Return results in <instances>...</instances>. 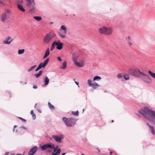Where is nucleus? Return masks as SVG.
<instances>
[{"instance_id":"26","label":"nucleus","mask_w":155,"mask_h":155,"mask_svg":"<svg viewBox=\"0 0 155 155\" xmlns=\"http://www.w3.org/2000/svg\"><path fill=\"white\" fill-rule=\"evenodd\" d=\"M101 79V77L98 76H95L94 78L93 81H99Z\"/></svg>"},{"instance_id":"20","label":"nucleus","mask_w":155,"mask_h":155,"mask_svg":"<svg viewBox=\"0 0 155 155\" xmlns=\"http://www.w3.org/2000/svg\"><path fill=\"white\" fill-rule=\"evenodd\" d=\"M50 54L49 48H48L46 51L45 55L43 57V59H45Z\"/></svg>"},{"instance_id":"15","label":"nucleus","mask_w":155,"mask_h":155,"mask_svg":"<svg viewBox=\"0 0 155 155\" xmlns=\"http://www.w3.org/2000/svg\"><path fill=\"white\" fill-rule=\"evenodd\" d=\"M8 18L6 15V13L4 12L1 15V21L2 22L4 23Z\"/></svg>"},{"instance_id":"11","label":"nucleus","mask_w":155,"mask_h":155,"mask_svg":"<svg viewBox=\"0 0 155 155\" xmlns=\"http://www.w3.org/2000/svg\"><path fill=\"white\" fill-rule=\"evenodd\" d=\"M92 81L90 79H88L87 81V84L90 87H91L94 89H95L97 87H99L100 85L97 83H92Z\"/></svg>"},{"instance_id":"21","label":"nucleus","mask_w":155,"mask_h":155,"mask_svg":"<svg viewBox=\"0 0 155 155\" xmlns=\"http://www.w3.org/2000/svg\"><path fill=\"white\" fill-rule=\"evenodd\" d=\"M11 39V38L10 37H8V38L6 40H5L3 41V43L5 44H9L12 41V40H11L10 41H9V40Z\"/></svg>"},{"instance_id":"17","label":"nucleus","mask_w":155,"mask_h":155,"mask_svg":"<svg viewBox=\"0 0 155 155\" xmlns=\"http://www.w3.org/2000/svg\"><path fill=\"white\" fill-rule=\"evenodd\" d=\"M74 63L77 66L79 67H82L84 65V62L83 60L79 62H78L77 61Z\"/></svg>"},{"instance_id":"8","label":"nucleus","mask_w":155,"mask_h":155,"mask_svg":"<svg viewBox=\"0 0 155 155\" xmlns=\"http://www.w3.org/2000/svg\"><path fill=\"white\" fill-rule=\"evenodd\" d=\"M67 33V29L66 27L64 25H62L59 30V35L61 38H65Z\"/></svg>"},{"instance_id":"49","label":"nucleus","mask_w":155,"mask_h":155,"mask_svg":"<svg viewBox=\"0 0 155 155\" xmlns=\"http://www.w3.org/2000/svg\"><path fill=\"white\" fill-rule=\"evenodd\" d=\"M55 147L57 149H58V146H56V147L55 146Z\"/></svg>"},{"instance_id":"19","label":"nucleus","mask_w":155,"mask_h":155,"mask_svg":"<svg viewBox=\"0 0 155 155\" xmlns=\"http://www.w3.org/2000/svg\"><path fill=\"white\" fill-rule=\"evenodd\" d=\"M17 7L18 9L23 12H25V9L23 7V6L21 4H18L17 5Z\"/></svg>"},{"instance_id":"2","label":"nucleus","mask_w":155,"mask_h":155,"mask_svg":"<svg viewBox=\"0 0 155 155\" xmlns=\"http://www.w3.org/2000/svg\"><path fill=\"white\" fill-rule=\"evenodd\" d=\"M56 36L54 31L52 30L48 33L46 34L44 37L43 42L45 44H48L51 40Z\"/></svg>"},{"instance_id":"61","label":"nucleus","mask_w":155,"mask_h":155,"mask_svg":"<svg viewBox=\"0 0 155 155\" xmlns=\"http://www.w3.org/2000/svg\"><path fill=\"white\" fill-rule=\"evenodd\" d=\"M83 112H84V109H83Z\"/></svg>"},{"instance_id":"58","label":"nucleus","mask_w":155,"mask_h":155,"mask_svg":"<svg viewBox=\"0 0 155 155\" xmlns=\"http://www.w3.org/2000/svg\"><path fill=\"white\" fill-rule=\"evenodd\" d=\"M73 80H74V81H75V79L74 78V79H73Z\"/></svg>"},{"instance_id":"37","label":"nucleus","mask_w":155,"mask_h":155,"mask_svg":"<svg viewBox=\"0 0 155 155\" xmlns=\"http://www.w3.org/2000/svg\"><path fill=\"white\" fill-rule=\"evenodd\" d=\"M123 76V75L122 74H119L117 75V77L119 79L121 78Z\"/></svg>"},{"instance_id":"30","label":"nucleus","mask_w":155,"mask_h":155,"mask_svg":"<svg viewBox=\"0 0 155 155\" xmlns=\"http://www.w3.org/2000/svg\"><path fill=\"white\" fill-rule=\"evenodd\" d=\"M25 50L24 49L19 50L18 51V54H23L25 52Z\"/></svg>"},{"instance_id":"60","label":"nucleus","mask_w":155,"mask_h":155,"mask_svg":"<svg viewBox=\"0 0 155 155\" xmlns=\"http://www.w3.org/2000/svg\"><path fill=\"white\" fill-rule=\"evenodd\" d=\"M16 132H18V131H17V130H16Z\"/></svg>"},{"instance_id":"44","label":"nucleus","mask_w":155,"mask_h":155,"mask_svg":"<svg viewBox=\"0 0 155 155\" xmlns=\"http://www.w3.org/2000/svg\"><path fill=\"white\" fill-rule=\"evenodd\" d=\"M19 118L22 120L24 122H25L26 120L25 119H24L21 117H19Z\"/></svg>"},{"instance_id":"53","label":"nucleus","mask_w":155,"mask_h":155,"mask_svg":"<svg viewBox=\"0 0 155 155\" xmlns=\"http://www.w3.org/2000/svg\"><path fill=\"white\" fill-rule=\"evenodd\" d=\"M98 152L99 153H100V150L98 149Z\"/></svg>"},{"instance_id":"39","label":"nucleus","mask_w":155,"mask_h":155,"mask_svg":"<svg viewBox=\"0 0 155 155\" xmlns=\"http://www.w3.org/2000/svg\"><path fill=\"white\" fill-rule=\"evenodd\" d=\"M128 44L129 46H130L133 45L132 43L130 41H128Z\"/></svg>"},{"instance_id":"4","label":"nucleus","mask_w":155,"mask_h":155,"mask_svg":"<svg viewBox=\"0 0 155 155\" xmlns=\"http://www.w3.org/2000/svg\"><path fill=\"white\" fill-rule=\"evenodd\" d=\"M113 30V29L111 27L103 26L99 28L98 32L102 34L109 35L112 34Z\"/></svg>"},{"instance_id":"54","label":"nucleus","mask_w":155,"mask_h":155,"mask_svg":"<svg viewBox=\"0 0 155 155\" xmlns=\"http://www.w3.org/2000/svg\"><path fill=\"white\" fill-rule=\"evenodd\" d=\"M66 154L65 153H63L62 154V155H65Z\"/></svg>"},{"instance_id":"18","label":"nucleus","mask_w":155,"mask_h":155,"mask_svg":"<svg viewBox=\"0 0 155 155\" xmlns=\"http://www.w3.org/2000/svg\"><path fill=\"white\" fill-rule=\"evenodd\" d=\"M46 66L44 64V63L43 62H41L40 64L39 65L38 67L37 68V69L35 70V71H37L41 69V68H45Z\"/></svg>"},{"instance_id":"7","label":"nucleus","mask_w":155,"mask_h":155,"mask_svg":"<svg viewBox=\"0 0 155 155\" xmlns=\"http://www.w3.org/2000/svg\"><path fill=\"white\" fill-rule=\"evenodd\" d=\"M54 148V144L52 143H45L40 146L41 149L43 151L47 150L48 152L52 151L51 149Z\"/></svg>"},{"instance_id":"13","label":"nucleus","mask_w":155,"mask_h":155,"mask_svg":"<svg viewBox=\"0 0 155 155\" xmlns=\"http://www.w3.org/2000/svg\"><path fill=\"white\" fill-rule=\"evenodd\" d=\"M79 57V54L77 52H74L72 54V58L74 63L76 62Z\"/></svg>"},{"instance_id":"1","label":"nucleus","mask_w":155,"mask_h":155,"mask_svg":"<svg viewBox=\"0 0 155 155\" xmlns=\"http://www.w3.org/2000/svg\"><path fill=\"white\" fill-rule=\"evenodd\" d=\"M139 113L147 120L155 125V111L150 109L147 107H145L140 110Z\"/></svg>"},{"instance_id":"56","label":"nucleus","mask_w":155,"mask_h":155,"mask_svg":"<svg viewBox=\"0 0 155 155\" xmlns=\"http://www.w3.org/2000/svg\"><path fill=\"white\" fill-rule=\"evenodd\" d=\"M53 22H51V23H50V24H53Z\"/></svg>"},{"instance_id":"10","label":"nucleus","mask_w":155,"mask_h":155,"mask_svg":"<svg viewBox=\"0 0 155 155\" xmlns=\"http://www.w3.org/2000/svg\"><path fill=\"white\" fill-rule=\"evenodd\" d=\"M52 137L55 140L59 143H61L62 142V140L64 138V136L63 134H60L59 135H53Z\"/></svg>"},{"instance_id":"51","label":"nucleus","mask_w":155,"mask_h":155,"mask_svg":"<svg viewBox=\"0 0 155 155\" xmlns=\"http://www.w3.org/2000/svg\"><path fill=\"white\" fill-rule=\"evenodd\" d=\"M8 155V153H6L5 154V155Z\"/></svg>"},{"instance_id":"5","label":"nucleus","mask_w":155,"mask_h":155,"mask_svg":"<svg viewBox=\"0 0 155 155\" xmlns=\"http://www.w3.org/2000/svg\"><path fill=\"white\" fill-rule=\"evenodd\" d=\"M25 5L29 8L31 12H34L36 9V5L34 0H26Z\"/></svg>"},{"instance_id":"43","label":"nucleus","mask_w":155,"mask_h":155,"mask_svg":"<svg viewBox=\"0 0 155 155\" xmlns=\"http://www.w3.org/2000/svg\"><path fill=\"white\" fill-rule=\"evenodd\" d=\"M75 83L78 86V87H79V83L78 82L75 81Z\"/></svg>"},{"instance_id":"59","label":"nucleus","mask_w":155,"mask_h":155,"mask_svg":"<svg viewBox=\"0 0 155 155\" xmlns=\"http://www.w3.org/2000/svg\"><path fill=\"white\" fill-rule=\"evenodd\" d=\"M111 122H114V120H112L111 121Z\"/></svg>"},{"instance_id":"31","label":"nucleus","mask_w":155,"mask_h":155,"mask_svg":"<svg viewBox=\"0 0 155 155\" xmlns=\"http://www.w3.org/2000/svg\"><path fill=\"white\" fill-rule=\"evenodd\" d=\"M31 113L32 116V117L33 120H35L36 118L35 115L34 114L33 110H31Z\"/></svg>"},{"instance_id":"45","label":"nucleus","mask_w":155,"mask_h":155,"mask_svg":"<svg viewBox=\"0 0 155 155\" xmlns=\"http://www.w3.org/2000/svg\"><path fill=\"white\" fill-rule=\"evenodd\" d=\"M33 88L34 89H37V87L36 85H35L33 86Z\"/></svg>"},{"instance_id":"3","label":"nucleus","mask_w":155,"mask_h":155,"mask_svg":"<svg viewBox=\"0 0 155 155\" xmlns=\"http://www.w3.org/2000/svg\"><path fill=\"white\" fill-rule=\"evenodd\" d=\"M65 125L68 127H71L74 125L75 123L76 122V119L66 117H63L62 119Z\"/></svg>"},{"instance_id":"46","label":"nucleus","mask_w":155,"mask_h":155,"mask_svg":"<svg viewBox=\"0 0 155 155\" xmlns=\"http://www.w3.org/2000/svg\"><path fill=\"white\" fill-rule=\"evenodd\" d=\"M0 4L2 5H3L4 3L0 0Z\"/></svg>"},{"instance_id":"32","label":"nucleus","mask_w":155,"mask_h":155,"mask_svg":"<svg viewBox=\"0 0 155 155\" xmlns=\"http://www.w3.org/2000/svg\"><path fill=\"white\" fill-rule=\"evenodd\" d=\"M55 42H54L51 45V49H50V50L51 51H52L53 50V49L54 48V46L55 45Z\"/></svg>"},{"instance_id":"28","label":"nucleus","mask_w":155,"mask_h":155,"mask_svg":"<svg viewBox=\"0 0 155 155\" xmlns=\"http://www.w3.org/2000/svg\"><path fill=\"white\" fill-rule=\"evenodd\" d=\"M33 18L37 21H38L41 20L42 19V18L41 16H34Z\"/></svg>"},{"instance_id":"24","label":"nucleus","mask_w":155,"mask_h":155,"mask_svg":"<svg viewBox=\"0 0 155 155\" xmlns=\"http://www.w3.org/2000/svg\"><path fill=\"white\" fill-rule=\"evenodd\" d=\"M44 82L45 83V85H48L49 82V80L48 77H45V79L44 80Z\"/></svg>"},{"instance_id":"33","label":"nucleus","mask_w":155,"mask_h":155,"mask_svg":"<svg viewBox=\"0 0 155 155\" xmlns=\"http://www.w3.org/2000/svg\"><path fill=\"white\" fill-rule=\"evenodd\" d=\"M123 76L126 80H128L129 79V76L127 74H124L123 75Z\"/></svg>"},{"instance_id":"27","label":"nucleus","mask_w":155,"mask_h":155,"mask_svg":"<svg viewBox=\"0 0 155 155\" xmlns=\"http://www.w3.org/2000/svg\"><path fill=\"white\" fill-rule=\"evenodd\" d=\"M148 73L153 78L155 79V73L152 72L151 71H149Z\"/></svg>"},{"instance_id":"57","label":"nucleus","mask_w":155,"mask_h":155,"mask_svg":"<svg viewBox=\"0 0 155 155\" xmlns=\"http://www.w3.org/2000/svg\"><path fill=\"white\" fill-rule=\"evenodd\" d=\"M112 153L111 152H110V154H112Z\"/></svg>"},{"instance_id":"22","label":"nucleus","mask_w":155,"mask_h":155,"mask_svg":"<svg viewBox=\"0 0 155 155\" xmlns=\"http://www.w3.org/2000/svg\"><path fill=\"white\" fill-rule=\"evenodd\" d=\"M63 67H60V68L62 69H65L67 67V61H64L62 64Z\"/></svg>"},{"instance_id":"42","label":"nucleus","mask_w":155,"mask_h":155,"mask_svg":"<svg viewBox=\"0 0 155 155\" xmlns=\"http://www.w3.org/2000/svg\"><path fill=\"white\" fill-rule=\"evenodd\" d=\"M5 12L6 13V14H7V13H10L11 12V11L9 10H6V12Z\"/></svg>"},{"instance_id":"36","label":"nucleus","mask_w":155,"mask_h":155,"mask_svg":"<svg viewBox=\"0 0 155 155\" xmlns=\"http://www.w3.org/2000/svg\"><path fill=\"white\" fill-rule=\"evenodd\" d=\"M72 114L73 115H76V116H78L79 115V114H78V111H77L76 112H72Z\"/></svg>"},{"instance_id":"14","label":"nucleus","mask_w":155,"mask_h":155,"mask_svg":"<svg viewBox=\"0 0 155 155\" xmlns=\"http://www.w3.org/2000/svg\"><path fill=\"white\" fill-rule=\"evenodd\" d=\"M38 150V147L37 146H34L31 148L29 152L28 155H34L37 152Z\"/></svg>"},{"instance_id":"35","label":"nucleus","mask_w":155,"mask_h":155,"mask_svg":"<svg viewBox=\"0 0 155 155\" xmlns=\"http://www.w3.org/2000/svg\"><path fill=\"white\" fill-rule=\"evenodd\" d=\"M49 59L48 58H47L46 60H45V61H44V63H44V64L45 65V66H46V65L48 63L49 61Z\"/></svg>"},{"instance_id":"29","label":"nucleus","mask_w":155,"mask_h":155,"mask_svg":"<svg viewBox=\"0 0 155 155\" xmlns=\"http://www.w3.org/2000/svg\"><path fill=\"white\" fill-rule=\"evenodd\" d=\"M37 66L36 65H34L33 66L31 67L30 68H29L28 70V71L30 72L31 71H32L33 69H34Z\"/></svg>"},{"instance_id":"52","label":"nucleus","mask_w":155,"mask_h":155,"mask_svg":"<svg viewBox=\"0 0 155 155\" xmlns=\"http://www.w3.org/2000/svg\"><path fill=\"white\" fill-rule=\"evenodd\" d=\"M147 125L150 127V126H151L150 125H149V124L148 123H147Z\"/></svg>"},{"instance_id":"41","label":"nucleus","mask_w":155,"mask_h":155,"mask_svg":"<svg viewBox=\"0 0 155 155\" xmlns=\"http://www.w3.org/2000/svg\"><path fill=\"white\" fill-rule=\"evenodd\" d=\"M20 127L21 128H22L23 129H24L25 130H27V128L26 127H25L21 126V127Z\"/></svg>"},{"instance_id":"48","label":"nucleus","mask_w":155,"mask_h":155,"mask_svg":"<svg viewBox=\"0 0 155 155\" xmlns=\"http://www.w3.org/2000/svg\"><path fill=\"white\" fill-rule=\"evenodd\" d=\"M17 127V126L15 125L14 126V129H13V132H14L15 131V128L16 127Z\"/></svg>"},{"instance_id":"34","label":"nucleus","mask_w":155,"mask_h":155,"mask_svg":"<svg viewBox=\"0 0 155 155\" xmlns=\"http://www.w3.org/2000/svg\"><path fill=\"white\" fill-rule=\"evenodd\" d=\"M48 105L50 109H52V110L54 109V106L53 105H52V104H51L50 102L48 103Z\"/></svg>"},{"instance_id":"12","label":"nucleus","mask_w":155,"mask_h":155,"mask_svg":"<svg viewBox=\"0 0 155 155\" xmlns=\"http://www.w3.org/2000/svg\"><path fill=\"white\" fill-rule=\"evenodd\" d=\"M54 42H55V45L57 46L56 47L57 49L59 50H61L63 48V43L60 42L59 40L55 41Z\"/></svg>"},{"instance_id":"9","label":"nucleus","mask_w":155,"mask_h":155,"mask_svg":"<svg viewBox=\"0 0 155 155\" xmlns=\"http://www.w3.org/2000/svg\"><path fill=\"white\" fill-rule=\"evenodd\" d=\"M128 72L130 74L138 77L140 76L138 75V73H139L141 74V73H142L143 72H141L140 70L137 68H130L128 70Z\"/></svg>"},{"instance_id":"40","label":"nucleus","mask_w":155,"mask_h":155,"mask_svg":"<svg viewBox=\"0 0 155 155\" xmlns=\"http://www.w3.org/2000/svg\"><path fill=\"white\" fill-rule=\"evenodd\" d=\"M57 59L58 60L60 61H62V59H61V57H58Z\"/></svg>"},{"instance_id":"62","label":"nucleus","mask_w":155,"mask_h":155,"mask_svg":"<svg viewBox=\"0 0 155 155\" xmlns=\"http://www.w3.org/2000/svg\"><path fill=\"white\" fill-rule=\"evenodd\" d=\"M39 112H41L40 111V110H38Z\"/></svg>"},{"instance_id":"6","label":"nucleus","mask_w":155,"mask_h":155,"mask_svg":"<svg viewBox=\"0 0 155 155\" xmlns=\"http://www.w3.org/2000/svg\"><path fill=\"white\" fill-rule=\"evenodd\" d=\"M139 77L144 82L148 84H150L152 82V79L147 74L143 72L141 73V75Z\"/></svg>"},{"instance_id":"38","label":"nucleus","mask_w":155,"mask_h":155,"mask_svg":"<svg viewBox=\"0 0 155 155\" xmlns=\"http://www.w3.org/2000/svg\"><path fill=\"white\" fill-rule=\"evenodd\" d=\"M126 40L127 41H130L131 40V38L130 36H128L126 37Z\"/></svg>"},{"instance_id":"23","label":"nucleus","mask_w":155,"mask_h":155,"mask_svg":"<svg viewBox=\"0 0 155 155\" xmlns=\"http://www.w3.org/2000/svg\"><path fill=\"white\" fill-rule=\"evenodd\" d=\"M150 129L151 133L153 135H155V130L153 127L150 126Z\"/></svg>"},{"instance_id":"25","label":"nucleus","mask_w":155,"mask_h":155,"mask_svg":"<svg viewBox=\"0 0 155 155\" xmlns=\"http://www.w3.org/2000/svg\"><path fill=\"white\" fill-rule=\"evenodd\" d=\"M42 71H40L38 74H35V76L37 78H38L42 74Z\"/></svg>"},{"instance_id":"16","label":"nucleus","mask_w":155,"mask_h":155,"mask_svg":"<svg viewBox=\"0 0 155 155\" xmlns=\"http://www.w3.org/2000/svg\"><path fill=\"white\" fill-rule=\"evenodd\" d=\"M54 151L52 154V155H58L61 152V148L58 149L56 148L55 147V145L54 144Z\"/></svg>"},{"instance_id":"47","label":"nucleus","mask_w":155,"mask_h":155,"mask_svg":"<svg viewBox=\"0 0 155 155\" xmlns=\"http://www.w3.org/2000/svg\"><path fill=\"white\" fill-rule=\"evenodd\" d=\"M19 2L20 3H22L23 2V1L22 0H20Z\"/></svg>"},{"instance_id":"55","label":"nucleus","mask_w":155,"mask_h":155,"mask_svg":"<svg viewBox=\"0 0 155 155\" xmlns=\"http://www.w3.org/2000/svg\"><path fill=\"white\" fill-rule=\"evenodd\" d=\"M37 105V103H36V104H35V108H36Z\"/></svg>"},{"instance_id":"50","label":"nucleus","mask_w":155,"mask_h":155,"mask_svg":"<svg viewBox=\"0 0 155 155\" xmlns=\"http://www.w3.org/2000/svg\"><path fill=\"white\" fill-rule=\"evenodd\" d=\"M11 155H15V154H11ZM16 155H21V154H18Z\"/></svg>"}]
</instances>
